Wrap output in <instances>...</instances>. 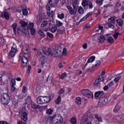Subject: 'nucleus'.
Here are the masks:
<instances>
[{
  "label": "nucleus",
  "instance_id": "1",
  "mask_svg": "<svg viewBox=\"0 0 124 124\" xmlns=\"http://www.w3.org/2000/svg\"><path fill=\"white\" fill-rule=\"evenodd\" d=\"M94 120L93 118V114L90 112H86L83 117L82 118L81 121V124H93L92 122L93 120Z\"/></svg>",
  "mask_w": 124,
  "mask_h": 124
},
{
  "label": "nucleus",
  "instance_id": "2",
  "mask_svg": "<svg viewBox=\"0 0 124 124\" xmlns=\"http://www.w3.org/2000/svg\"><path fill=\"white\" fill-rule=\"evenodd\" d=\"M53 124H62L63 119L61 114H55L51 118Z\"/></svg>",
  "mask_w": 124,
  "mask_h": 124
},
{
  "label": "nucleus",
  "instance_id": "3",
  "mask_svg": "<svg viewBox=\"0 0 124 124\" xmlns=\"http://www.w3.org/2000/svg\"><path fill=\"white\" fill-rule=\"evenodd\" d=\"M48 51H46V53L45 52V53L46 55H51L52 57H54L55 58H58V57H60L61 55H62V51L59 50L56 48H54L52 51L50 48H48Z\"/></svg>",
  "mask_w": 124,
  "mask_h": 124
},
{
  "label": "nucleus",
  "instance_id": "4",
  "mask_svg": "<svg viewBox=\"0 0 124 124\" xmlns=\"http://www.w3.org/2000/svg\"><path fill=\"white\" fill-rule=\"evenodd\" d=\"M51 101L50 96H40L37 98V102L38 104H44L48 103Z\"/></svg>",
  "mask_w": 124,
  "mask_h": 124
},
{
  "label": "nucleus",
  "instance_id": "5",
  "mask_svg": "<svg viewBox=\"0 0 124 124\" xmlns=\"http://www.w3.org/2000/svg\"><path fill=\"white\" fill-rule=\"evenodd\" d=\"M1 102L3 105H7L9 103V95L8 93H2L1 95Z\"/></svg>",
  "mask_w": 124,
  "mask_h": 124
},
{
  "label": "nucleus",
  "instance_id": "6",
  "mask_svg": "<svg viewBox=\"0 0 124 124\" xmlns=\"http://www.w3.org/2000/svg\"><path fill=\"white\" fill-rule=\"evenodd\" d=\"M19 23L21 26L18 28V31L23 32V33H27V31H28V29L26 27L28 26V23L22 20L20 21Z\"/></svg>",
  "mask_w": 124,
  "mask_h": 124
},
{
  "label": "nucleus",
  "instance_id": "7",
  "mask_svg": "<svg viewBox=\"0 0 124 124\" xmlns=\"http://www.w3.org/2000/svg\"><path fill=\"white\" fill-rule=\"evenodd\" d=\"M107 104H108V98L102 97L100 98L98 104L100 107H103V106H105Z\"/></svg>",
  "mask_w": 124,
  "mask_h": 124
},
{
  "label": "nucleus",
  "instance_id": "8",
  "mask_svg": "<svg viewBox=\"0 0 124 124\" xmlns=\"http://www.w3.org/2000/svg\"><path fill=\"white\" fill-rule=\"evenodd\" d=\"M81 93L84 96L87 97V98H92L93 96V92L88 89L82 90Z\"/></svg>",
  "mask_w": 124,
  "mask_h": 124
},
{
  "label": "nucleus",
  "instance_id": "9",
  "mask_svg": "<svg viewBox=\"0 0 124 124\" xmlns=\"http://www.w3.org/2000/svg\"><path fill=\"white\" fill-rule=\"evenodd\" d=\"M21 119L24 122L28 121V113L25 107L23 108L21 110Z\"/></svg>",
  "mask_w": 124,
  "mask_h": 124
},
{
  "label": "nucleus",
  "instance_id": "10",
  "mask_svg": "<svg viewBox=\"0 0 124 124\" xmlns=\"http://www.w3.org/2000/svg\"><path fill=\"white\" fill-rule=\"evenodd\" d=\"M68 11L69 13L70 14V15H74L75 16L77 13V9L74 7L72 8V7L68 5L66 6Z\"/></svg>",
  "mask_w": 124,
  "mask_h": 124
},
{
  "label": "nucleus",
  "instance_id": "11",
  "mask_svg": "<svg viewBox=\"0 0 124 124\" xmlns=\"http://www.w3.org/2000/svg\"><path fill=\"white\" fill-rule=\"evenodd\" d=\"M28 58L29 54H23V57L22 59V65L23 67H26V66H27V64L28 63V62L29 61Z\"/></svg>",
  "mask_w": 124,
  "mask_h": 124
},
{
  "label": "nucleus",
  "instance_id": "12",
  "mask_svg": "<svg viewBox=\"0 0 124 124\" xmlns=\"http://www.w3.org/2000/svg\"><path fill=\"white\" fill-rule=\"evenodd\" d=\"M16 52H17V48L12 47L8 55L9 58L12 59L13 57H15V55H16Z\"/></svg>",
  "mask_w": 124,
  "mask_h": 124
},
{
  "label": "nucleus",
  "instance_id": "13",
  "mask_svg": "<svg viewBox=\"0 0 124 124\" xmlns=\"http://www.w3.org/2000/svg\"><path fill=\"white\" fill-rule=\"evenodd\" d=\"M38 57L39 59H42V60H43V59H44V60L42 61L41 63V65H42V66H43V65H44V64L45 63V62H46V58L45 57H44V56H43V54L42 53L38 52Z\"/></svg>",
  "mask_w": 124,
  "mask_h": 124
},
{
  "label": "nucleus",
  "instance_id": "14",
  "mask_svg": "<svg viewBox=\"0 0 124 124\" xmlns=\"http://www.w3.org/2000/svg\"><path fill=\"white\" fill-rule=\"evenodd\" d=\"M22 51L23 52V55H28L30 51V48L29 47V45H25L23 46Z\"/></svg>",
  "mask_w": 124,
  "mask_h": 124
},
{
  "label": "nucleus",
  "instance_id": "15",
  "mask_svg": "<svg viewBox=\"0 0 124 124\" xmlns=\"http://www.w3.org/2000/svg\"><path fill=\"white\" fill-rule=\"evenodd\" d=\"M95 60V56H91L90 58H89L87 61V63H86L84 66V68H86V67H87V65H88V63H90V62H94Z\"/></svg>",
  "mask_w": 124,
  "mask_h": 124
},
{
  "label": "nucleus",
  "instance_id": "16",
  "mask_svg": "<svg viewBox=\"0 0 124 124\" xmlns=\"http://www.w3.org/2000/svg\"><path fill=\"white\" fill-rule=\"evenodd\" d=\"M106 40V38L103 35H101L97 38V41L99 43H103Z\"/></svg>",
  "mask_w": 124,
  "mask_h": 124
},
{
  "label": "nucleus",
  "instance_id": "17",
  "mask_svg": "<svg viewBox=\"0 0 124 124\" xmlns=\"http://www.w3.org/2000/svg\"><path fill=\"white\" fill-rule=\"evenodd\" d=\"M72 5L74 8L78 9V7L79 6V2L77 0H74V1H73Z\"/></svg>",
  "mask_w": 124,
  "mask_h": 124
},
{
  "label": "nucleus",
  "instance_id": "18",
  "mask_svg": "<svg viewBox=\"0 0 124 124\" xmlns=\"http://www.w3.org/2000/svg\"><path fill=\"white\" fill-rule=\"evenodd\" d=\"M1 17H4L5 19H9V14H8V13L7 12H4L1 14Z\"/></svg>",
  "mask_w": 124,
  "mask_h": 124
},
{
  "label": "nucleus",
  "instance_id": "19",
  "mask_svg": "<svg viewBox=\"0 0 124 124\" xmlns=\"http://www.w3.org/2000/svg\"><path fill=\"white\" fill-rule=\"evenodd\" d=\"M103 95V93L100 91L97 92L95 93V97H101Z\"/></svg>",
  "mask_w": 124,
  "mask_h": 124
},
{
  "label": "nucleus",
  "instance_id": "20",
  "mask_svg": "<svg viewBox=\"0 0 124 124\" xmlns=\"http://www.w3.org/2000/svg\"><path fill=\"white\" fill-rule=\"evenodd\" d=\"M75 102L76 104L78 105H81V103H82V100H81V98L78 97L76 99Z\"/></svg>",
  "mask_w": 124,
  "mask_h": 124
},
{
  "label": "nucleus",
  "instance_id": "21",
  "mask_svg": "<svg viewBox=\"0 0 124 124\" xmlns=\"http://www.w3.org/2000/svg\"><path fill=\"white\" fill-rule=\"evenodd\" d=\"M31 107H32L34 109H36V108H38V109H40V108H41V107H40V106L37 105L34 103H31Z\"/></svg>",
  "mask_w": 124,
  "mask_h": 124
},
{
  "label": "nucleus",
  "instance_id": "22",
  "mask_svg": "<svg viewBox=\"0 0 124 124\" xmlns=\"http://www.w3.org/2000/svg\"><path fill=\"white\" fill-rule=\"evenodd\" d=\"M94 116L95 118H96V120H97V121L102 123V118H101V117L99 116L97 114H95Z\"/></svg>",
  "mask_w": 124,
  "mask_h": 124
},
{
  "label": "nucleus",
  "instance_id": "23",
  "mask_svg": "<svg viewBox=\"0 0 124 124\" xmlns=\"http://www.w3.org/2000/svg\"><path fill=\"white\" fill-rule=\"evenodd\" d=\"M49 31L53 33L56 32L57 31H58V27L53 26L49 30Z\"/></svg>",
  "mask_w": 124,
  "mask_h": 124
},
{
  "label": "nucleus",
  "instance_id": "24",
  "mask_svg": "<svg viewBox=\"0 0 124 124\" xmlns=\"http://www.w3.org/2000/svg\"><path fill=\"white\" fill-rule=\"evenodd\" d=\"M120 109H121V106L117 104L115 108H114L113 111L114 112V113H117V112H118V111H119Z\"/></svg>",
  "mask_w": 124,
  "mask_h": 124
},
{
  "label": "nucleus",
  "instance_id": "25",
  "mask_svg": "<svg viewBox=\"0 0 124 124\" xmlns=\"http://www.w3.org/2000/svg\"><path fill=\"white\" fill-rule=\"evenodd\" d=\"M34 26V24H33V23L30 22L28 24V26L27 29H28V30H31V29H33Z\"/></svg>",
  "mask_w": 124,
  "mask_h": 124
},
{
  "label": "nucleus",
  "instance_id": "26",
  "mask_svg": "<svg viewBox=\"0 0 124 124\" xmlns=\"http://www.w3.org/2000/svg\"><path fill=\"white\" fill-rule=\"evenodd\" d=\"M107 41L108 43H114V39L112 37H109L108 39H107Z\"/></svg>",
  "mask_w": 124,
  "mask_h": 124
},
{
  "label": "nucleus",
  "instance_id": "27",
  "mask_svg": "<svg viewBox=\"0 0 124 124\" xmlns=\"http://www.w3.org/2000/svg\"><path fill=\"white\" fill-rule=\"evenodd\" d=\"M13 28L14 30V34H16V29H17V23H15L13 24Z\"/></svg>",
  "mask_w": 124,
  "mask_h": 124
},
{
  "label": "nucleus",
  "instance_id": "28",
  "mask_svg": "<svg viewBox=\"0 0 124 124\" xmlns=\"http://www.w3.org/2000/svg\"><path fill=\"white\" fill-rule=\"evenodd\" d=\"M62 101V97L61 95L58 96V98L55 100V103L56 104H59V103H61V102Z\"/></svg>",
  "mask_w": 124,
  "mask_h": 124
},
{
  "label": "nucleus",
  "instance_id": "29",
  "mask_svg": "<svg viewBox=\"0 0 124 124\" xmlns=\"http://www.w3.org/2000/svg\"><path fill=\"white\" fill-rule=\"evenodd\" d=\"M94 85L96 87H100V81H99L98 80L96 79L94 83Z\"/></svg>",
  "mask_w": 124,
  "mask_h": 124
},
{
  "label": "nucleus",
  "instance_id": "30",
  "mask_svg": "<svg viewBox=\"0 0 124 124\" xmlns=\"http://www.w3.org/2000/svg\"><path fill=\"white\" fill-rule=\"evenodd\" d=\"M78 13L81 15L84 14V9L82 7H79L78 9Z\"/></svg>",
  "mask_w": 124,
  "mask_h": 124
},
{
  "label": "nucleus",
  "instance_id": "31",
  "mask_svg": "<svg viewBox=\"0 0 124 124\" xmlns=\"http://www.w3.org/2000/svg\"><path fill=\"white\" fill-rule=\"evenodd\" d=\"M117 23L119 26H123L124 25V21H123V19H119L117 20Z\"/></svg>",
  "mask_w": 124,
  "mask_h": 124
},
{
  "label": "nucleus",
  "instance_id": "32",
  "mask_svg": "<svg viewBox=\"0 0 124 124\" xmlns=\"http://www.w3.org/2000/svg\"><path fill=\"white\" fill-rule=\"evenodd\" d=\"M22 13L24 16H27L28 14H29V12H28V9H23L22 10Z\"/></svg>",
  "mask_w": 124,
  "mask_h": 124
},
{
  "label": "nucleus",
  "instance_id": "33",
  "mask_svg": "<svg viewBox=\"0 0 124 124\" xmlns=\"http://www.w3.org/2000/svg\"><path fill=\"white\" fill-rule=\"evenodd\" d=\"M58 18L62 20V19H64V14L62 13L61 14L58 15Z\"/></svg>",
  "mask_w": 124,
  "mask_h": 124
},
{
  "label": "nucleus",
  "instance_id": "34",
  "mask_svg": "<svg viewBox=\"0 0 124 124\" xmlns=\"http://www.w3.org/2000/svg\"><path fill=\"white\" fill-rule=\"evenodd\" d=\"M48 25V22L47 21H44L42 22L41 24V27L42 28H44V27H46Z\"/></svg>",
  "mask_w": 124,
  "mask_h": 124
},
{
  "label": "nucleus",
  "instance_id": "35",
  "mask_svg": "<svg viewBox=\"0 0 124 124\" xmlns=\"http://www.w3.org/2000/svg\"><path fill=\"white\" fill-rule=\"evenodd\" d=\"M71 124H76V123H77V120L76 119V118H75V117H73L71 119Z\"/></svg>",
  "mask_w": 124,
  "mask_h": 124
},
{
  "label": "nucleus",
  "instance_id": "36",
  "mask_svg": "<svg viewBox=\"0 0 124 124\" xmlns=\"http://www.w3.org/2000/svg\"><path fill=\"white\" fill-rule=\"evenodd\" d=\"M56 25H57V27H62V25H63V23H62V22L59 20H57L56 21Z\"/></svg>",
  "mask_w": 124,
  "mask_h": 124
},
{
  "label": "nucleus",
  "instance_id": "37",
  "mask_svg": "<svg viewBox=\"0 0 124 124\" xmlns=\"http://www.w3.org/2000/svg\"><path fill=\"white\" fill-rule=\"evenodd\" d=\"M46 113L48 115H52V114H53V110L51 108H48L46 110Z\"/></svg>",
  "mask_w": 124,
  "mask_h": 124
},
{
  "label": "nucleus",
  "instance_id": "38",
  "mask_svg": "<svg viewBox=\"0 0 124 124\" xmlns=\"http://www.w3.org/2000/svg\"><path fill=\"white\" fill-rule=\"evenodd\" d=\"M5 42V40L3 38H0V45H3Z\"/></svg>",
  "mask_w": 124,
  "mask_h": 124
},
{
  "label": "nucleus",
  "instance_id": "39",
  "mask_svg": "<svg viewBox=\"0 0 124 124\" xmlns=\"http://www.w3.org/2000/svg\"><path fill=\"white\" fill-rule=\"evenodd\" d=\"M31 30V35H34V34H35V32H36V31L35 30V29L34 28L30 29Z\"/></svg>",
  "mask_w": 124,
  "mask_h": 124
},
{
  "label": "nucleus",
  "instance_id": "40",
  "mask_svg": "<svg viewBox=\"0 0 124 124\" xmlns=\"http://www.w3.org/2000/svg\"><path fill=\"white\" fill-rule=\"evenodd\" d=\"M89 2H88V1L87 0H83V2L82 3V4L83 5V6H87V5H88Z\"/></svg>",
  "mask_w": 124,
  "mask_h": 124
},
{
  "label": "nucleus",
  "instance_id": "41",
  "mask_svg": "<svg viewBox=\"0 0 124 124\" xmlns=\"http://www.w3.org/2000/svg\"><path fill=\"white\" fill-rule=\"evenodd\" d=\"M62 54L63 56H66V55H67V49L66 48H64L63 49L62 53Z\"/></svg>",
  "mask_w": 124,
  "mask_h": 124
},
{
  "label": "nucleus",
  "instance_id": "42",
  "mask_svg": "<svg viewBox=\"0 0 124 124\" xmlns=\"http://www.w3.org/2000/svg\"><path fill=\"white\" fill-rule=\"evenodd\" d=\"M11 84L12 86H15V85H16V81L14 78L11 79Z\"/></svg>",
  "mask_w": 124,
  "mask_h": 124
},
{
  "label": "nucleus",
  "instance_id": "43",
  "mask_svg": "<svg viewBox=\"0 0 124 124\" xmlns=\"http://www.w3.org/2000/svg\"><path fill=\"white\" fill-rule=\"evenodd\" d=\"M122 117L120 116H116L115 117V119L116 120L117 122H122Z\"/></svg>",
  "mask_w": 124,
  "mask_h": 124
},
{
  "label": "nucleus",
  "instance_id": "44",
  "mask_svg": "<svg viewBox=\"0 0 124 124\" xmlns=\"http://www.w3.org/2000/svg\"><path fill=\"white\" fill-rule=\"evenodd\" d=\"M108 22H110V23H113V24L115 23V19L114 17H110V18H108Z\"/></svg>",
  "mask_w": 124,
  "mask_h": 124
},
{
  "label": "nucleus",
  "instance_id": "45",
  "mask_svg": "<svg viewBox=\"0 0 124 124\" xmlns=\"http://www.w3.org/2000/svg\"><path fill=\"white\" fill-rule=\"evenodd\" d=\"M93 66H90V67H88V68H87V70L88 71H89V72H92V71H93Z\"/></svg>",
  "mask_w": 124,
  "mask_h": 124
},
{
  "label": "nucleus",
  "instance_id": "46",
  "mask_svg": "<svg viewBox=\"0 0 124 124\" xmlns=\"http://www.w3.org/2000/svg\"><path fill=\"white\" fill-rule=\"evenodd\" d=\"M66 78V73L62 74L61 75V79L62 80H64V78Z\"/></svg>",
  "mask_w": 124,
  "mask_h": 124
},
{
  "label": "nucleus",
  "instance_id": "47",
  "mask_svg": "<svg viewBox=\"0 0 124 124\" xmlns=\"http://www.w3.org/2000/svg\"><path fill=\"white\" fill-rule=\"evenodd\" d=\"M114 81H110L108 83V87H109V88H110V87H112V86H114Z\"/></svg>",
  "mask_w": 124,
  "mask_h": 124
},
{
  "label": "nucleus",
  "instance_id": "48",
  "mask_svg": "<svg viewBox=\"0 0 124 124\" xmlns=\"http://www.w3.org/2000/svg\"><path fill=\"white\" fill-rule=\"evenodd\" d=\"M46 34L47 35V36H49L50 37V38H53V37H54V35L51 33H50V32H47L46 33Z\"/></svg>",
  "mask_w": 124,
  "mask_h": 124
},
{
  "label": "nucleus",
  "instance_id": "49",
  "mask_svg": "<svg viewBox=\"0 0 124 124\" xmlns=\"http://www.w3.org/2000/svg\"><path fill=\"white\" fill-rule=\"evenodd\" d=\"M96 3L99 5H102L103 2L101 0H96Z\"/></svg>",
  "mask_w": 124,
  "mask_h": 124
},
{
  "label": "nucleus",
  "instance_id": "50",
  "mask_svg": "<svg viewBox=\"0 0 124 124\" xmlns=\"http://www.w3.org/2000/svg\"><path fill=\"white\" fill-rule=\"evenodd\" d=\"M38 33H39V34H40V35H44V32L42 30L40 29L38 31Z\"/></svg>",
  "mask_w": 124,
  "mask_h": 124
},
{
  "label": "nucleus",
  "instance_id": "51",
  "mask_svg": "<svg viewBox=\"0 0 124 124\" xmlns=\"http://www.w3.org/2000/svg\"><path fill=\"white\" fill-rule=\"evenodd\" d=\"M121 77H118L116 78H115L114 79V81L116 82V83H118V82H119V80H120V79H121Z\"/></svg>",
  "mask_w": 124,
  "mask_h": 124
},
{
  "label": "nucleus",
  "instance_id": "52",
  "mask_svg": "<svg viewBox=\"0 0 124 124\" xmlns=\"http://www.w3.org/2000/svg\"><path fill=\"white\" fill-rule=\"evenodd\" d=\"M89 6L90 9H92L93 8V2H90L89 3Z\"/></svg>",
  "mask_w": 124,
  "mask_h": 124
},
{
  "label": "nucleus",
  "instance_id": "53",
  "mask_svg": "<svg viewBox=\"0 0 124 124\" xmlns=\"http://www.w3.org/2000/svg\"><path fill=\"white\" fill-rule=\"evenodd\" d=\"M118 36H119V33L118 32L114 33L113 35V37L115 38V39H117V38H118Z\"/></svg>",
  "mask_w": 124,
  "mask_h": 124
},
{
  "label": "nucleus",
  "instance_id": "54",
  "mask_svg": "<svg viewBox=\"0 0 124 124\" xmlns=\"http://www.w3.org/2000/svg\"><path fill=\"white\" fill-rule=\"evenodd\" d=\"M87 19H88V17L85 16L80 20V22H83L85 20H87Z\"/></svg>",
  "mask_w": 124,
  "mask_h": 124
},
{
  "label": "nucleus",
  "instance_id": "55",
  "mask_svg": "<svg viewBox=\"0 0 124 124\" xmlns=\"http://www.w3.org/2000/svg\"><path fill=\"white\" fill-rule=\"evenodd\" d=\"M91 15H93V12H90L89 13H88L87 15L86 16L87 17V18H89V17H90V16H91Z\"/></svg>",
  "mask_w": 124,
  "mask_h": 124
},
{
  "label": "nucleus",
  "instance_id": "56",
  "mask_svg": "<svg viewBox=\"0 0 124 124\" xmlns=\"http://www.w3.org/2000/svg\"><path fill=\"white\" fill-rule=\"evenodd\" d=\"M100 61H97L96 62V64L95 65V66H99V65H100Z\"/></svg>",
  "mask_w": 124,
  "mask_h": 124
},
{
  "label": "nucleus",
  "instance_id": "57",
  "mask_svg": "<svg viewBox=\"0 0 124 124\" xmlns=\"http://www.w3.org/2000/svg\"><path fill=\"white\" fill-rule=\"evenodd\" d=\"M109 27L110 28V29H114L115 28V26L114 25L112 24V23L108 24Z\"/></svg>",
  "mask_w": 124,
  "mask_h": 124
},
{
  "label": "nucleus",
  "instance_id": "58",
  "mask_svg": "<svg viewBox=\"0 0 124 124\" xmlns=\"http://www.w3.org/2000/svg\"><path fill=\"white\" fill-rule=\"evenodd\" d=\"M82 47L83 49H87L88 48V44L87 43H85L83 46Z\"/></svg>",
  "mask_w": 124,
  "mask_h": 124
},
{
  "label": "nucleus",
  "instance_id": "59",
  "mask_svg": "<svg viewBox=\"0 0 124 124\" xmlns=\"http://www.w3.org/2000/svg\"><path fill=\"white\" fill-rule=\"evenodd\" d=\"M22 92H23V93H27V87H23Z\"/></svg>",
  "mask_w": 124,
  "mask_h": 124
},
{
  "label": "nucleus",
  "instance_id": "60",
  "mask_svg": "<svg viewBox=\"0 0 124 124\" xmlns=\"http://www.w3.org/2000/svg\"><path fill=\"white\" fill-rule=\"evenodd\" d=\"M112 6V5L111 4H106L104 6V7L105 8H108V7H111Z\"/></svg>",
  "mask_w": 124,
  "mask_h": 124
},
{
  "label": "nucleus",
  "instance_id": "61",
  "mask_svg": "<svg viewBox=\"0 0 124 124\" xmlns=\"http://www.w3.org/2000/svg\"><path fill=\"white\" fill-rule=\"evenodd\" d=\"M121 2H117L115 4V5H116V6H117V7H120V6H121Z\"/></svg>",
  "mask_w": 124,
  "mask_h": 124
},
{
  "label": "nucleus",
  "instance_id": "62",
  "mask_svg": "<svg viewBox=\"0 0 124 124\" xmlns=\"http://www.w3.org/2000/svg\"><path fill=\"white\" fill-rule=\"evenodd\" d=\"M15 90H16V88L14 87V85H12L11 90L12 92H15Z\"/></svg>",
  "mask_w": 124,
  "mask_h": 124
},
{
  "label": "nucleus",
  "instance_id": "63",
  "mask_svg": "<svg viewBox=\"0 0 124 124\" xmlns=\"http://www.w3.org/2000/svg\"><path fill=\"white\" fill-rule=\"evenodd\" d=\"M57 31L58 32V33H63V31L62 30H57Z\"/></svg>",
  "mask_w": 124,
  "mask_h": 124
},
{
  "label": "nucleus",
  "instance_id": "64",
  "mask_svg": "<svg viewBox=\"0 0 124 124\" xmlns=\"http://www.w3.org/2000/svg\"><path fill=\"white\" fill-rule=\"evenodd\" d=\"M0 124H7V122L6 121H0Z\"/></svg>",
  "mask_w": 124,
  "mask_h": 124
}]
</instances>
